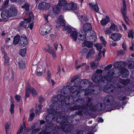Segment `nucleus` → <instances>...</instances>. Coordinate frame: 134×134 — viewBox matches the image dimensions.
Wrapping results in <instances>:
<instances>
[{
	"label": "nucleus",
	"mask_w": 134,
	"mask_h": 134,
	"mask_svg": "<svg viewBox=\"0 0 134 134\" xmlns=\"http://www.w3.org/2000/svg\"><path fill=\"white\" fill-rule=\"evenodd\" d=\"M87 52V49L86 48H84L83 49L81 50L80 53H82V54L84 53H86Z\"/></svg>",
	"instance_id": "4d7b16f0"
},
{
	"label": "nucleus",
	"mask_w": 134,
	"mask_h": 134,
	"mask_svg": "<svg viewBox=\"0 0 134 134\" xmlns=\"http://www.w3.org/2000/svg\"><path fill=\"white\" fill-rule=\"evenodd\" d=\"M20 40V38L19 36L18 35H16L14 38L13 42V44L15 45H16L19 43Z\"/></svg>",
	"instance_id": "5701e85b"
},
{
	"label": "nucleus",
	"mask_w": 134,
	"mask_h": 134,
	"mask_svg": "<svg viewBox=\"0 0 134 134\" xmlns=\"http://www.w3.org/2000/svg\"><path fill=\"white\" fill-rule=\"evenodd\" d=\"M110 29L112 31H118L119 29L117 26L114 24H112L110 27Z\"/></svg>",
	"instance_id": "cd10ccee"
},
{
	"label": "nucleus",
	"mask_w": 134,
	"mask_h": 134,
	"mask_svg": "<svg viewBox=\"0 0 134 134\" xmlns=\"http://www.w3.org/2000/svg\"><path fill=\"white\" fill-rule=\"evenodd\" d=\"M113 96H107L105 98L104 102L105 104L109 105L110 102L113 101Z\"/></svg>",
	"instance_id": "4468645a"
},
{
	"label": "nucleus",
	"mask_w": 134,
	"mask_h": 134,
	"mask_svg": "<svg viewBox=\"0 0 134 134\" xmlns=\"http://www.w3.org/2000/svg\"><path fill=\"white\" fill-rule=\"evenodd\" d=\"M128 68L132 69L134 68V61L131 60L128 62Z\"/></svg>",
	"instance_id": "58836bf2"
},
{
	"label": "nucleus",
	"mask_w": 134,
	"mask_h": 134,
	"mask_svg": "<svg viewBox=\"0 0 134 134\" xmlns=\"http://www.w3.org/2000/svg\"><path fill=\"white\" fill-rule=\"evenodd\" d=\"M92 25L91 24L85 23L82 26V29L86 33L88 32L90 34V35L92 37L93 40L92 41H95L97 39L96 36L95 32L92 29Z\"/></svg>",
	"instance_id": "7ed1b4c3"
},
{
	"label": "nucleus",
	"mask_w": 134,
	"mask_h": 134,
	"mask_svg": "<svg viewBox=\"0 0 134 134\" xmlns=\"http://www.w3.org/2000/svg\"><path fill=\"white\" fill-rule=\"evenodd\" d=\"M60 8L58 5H56L53 7V12L55 14H58L60 12Z\"/></svg>",
	"instance_id": "7c9ffc66"
},
{
	"label": "nucleus",
	"mask_w": 134,
	"mask_h": 134,
	"mask_svg": "<svg viewBox=\"0 0 134 134\" xmlns=\"http://www.w3.org/2000/svg\"><path fill=\"white\" fill-rule=\"evenodd\" d=\"M126 64L123 62H117L114 63V66L115 68L123 67L125 66Z\"/></svg>",
	"instance_id": "2eb2a0df"
},
{
	"label": "nucleus",
	"mask_w": 134,
	"mask_h": 134,
	"mask_svg": "<svg viewBox=\"0 0 134 134\" xmlns=\"http://www.w3.org/2000/svg\"><path fill=\"white\" fill-rule=\"evenodd\" d=\"M28 43L27 38L26 36L23 35L21 36L19 41V44L22 46L24 47Z\"/></svg>",
	"instance_id": "9d476101"
},
{
	"label": "nucleus",
	"mask_w": 134,
	"mask_h": 134,
	"mask_svg": "<svg viewBox=\"0 0 134 134\" xmlns=\"http://www.w3.org/2000/svg\"><path fill=\"white\" fill-rule=\"evenodd\" d=\"M95 52V50L93 48H92L89 50L86 56L87 59H88L92 55L94 54Z\"/></svg>",
	"instance_id": "b1692460"
},
{
	"label": "nucleus",
	"mask_w": 134,
	"mask_h": 134,
	"mask_svg": "<svg viewBox=\"0 0 134 134\" xmlns=\"http://www.w3.org/2000/svg\"><path fill=\"white\" fill-rule=\"evenodd\" d=\"M26 51V50L25 48L20 49L19 51V54L21 56H23L25 55Z\"/></svg>",
	"instance_id": "c03bdc74"
},
{
	"label": "nucleus",
	"mask_w": 134,
	"mask_h": 134,
	"mask_svg": "<svg viewBox=\"0 0 134 134\" xmlns=\"http://www.w3.org/2000/svg\"><path fill=\"white\" fill-rule=\"evenodd\" d=\"M71 3L66 4L63 8V10H71V8H72L71 7Z\"/></svg>",
	"instance_id": "c85d7f7f"
},
{
	"label": "nucleus",
	"mask_w": 134,
	"mask_h": 134,
	"mask_svg": "<svg viewBox=\"0 0 134 134\" xmlns=\"http://www.w3.org/2000/svg\"><path fill=\"white\" fill-rule=\"evenodd\" d=\"M29 88L30 92H31L33 96H35L37 94V91L34 89L30 87Z\"/></svg>",
	"instance_id": "49530a36"
},
{
	"label": "nucleus",
	"mask_w": 134,
	"mask_h": 134,
	"mask_svg": "<svg viewBox=\"0 0 134 134\" xmlns=\"http://www.w3.org/2000/svg\"><path fill=\"white\" fill-rule=\"evenodd\" d=\"M125 53V52L122 50H120L118 52V54H119L122 55Z\"/></svg>",
	"instance_id": "338daca9"
},
{
	"label": "nucleus",
	"mask_w": 134,
	"mask_h": 134,
	"mask_svg": "<svg viewBox=\"0 0 134 134\" xmlns=\"http://www.w3.org/2000/svg\"><path fill=\"white\" fill-rule=\"evenodd\" d=\"M93 43L88 41H85L82 44L83 46H86L90 48L93 47Z\"/></svg>",
	"instance_id": "aec40b11"
},
{
	"label": "nucleus",
	"mask_w": 134,
	"mask_h": 134,
	"mask_svg": "<svg viewBox=\"0 0 134 134\" xmlns=\"http://www.w3.org/2000/svg\"><path fill=\"white\" fill-rule=\"evenodd\" d=\"M92 100V99L90 98H88L87 99V101L88 102V103L86 105V106H85L84 107L83 106L82 107H80V106H78V108H77L76 109H86V108H87L88 107H91V103H90Z\"/></svg>",
	"instance_id": "6ab92c4d"
},
{
	"label": "nucleus",
	"mask_w": 134,
	"mask_h": 134,
	"mask_svg": "<svg viewBox=\"0 0 134 134\" xmlns=\"http://www.w3.org/2000/svg\"><path fill=\"white\" fill-rule=\"evenodd\" d=\"M53 128H51V127H47L46 126V131L42 130L39 134H50L51 132L52 131Z\"/></svg>",
	"instance_id": "dca6fc26"
},
{
	"label": "nucleus",
	"mask_w": 134,
	"mask_h": 134,
	"mask_svg": "<svg viewBox=\"0 0 134 134\" xmlns=\"http://www.w3.org/2000/svg\"><path fill=\"white\" fill-rule=\"evenodd\" d=\"M122 37L121 34L118 33H113L111 35V37L114 41H118L120 40Z\"/></svg>",
	"instance_id": "9b49d317"
},
{
	"label": "nucleus",
	"mask_w": 134,
	"mask_h": 134,
	"mask_svg": "<svg viewBox=\"0 0 134 134\" xmlns=\"http://www.w3.org/2000/svg\"><path fill=\"white\" fill-rule=\"evenodd\" d=\"M65 22L63 17L62 15L59 16L57 21L58 25L62 27L64 30L68 32H70L71 31V29L68 26L65 25Z\"/></svg>",
	"instance_id": "20e7f679"
},
{
	"label": "nucleus",
	"mask_w": 134,
	"mask_h": 134,
	"mask_svg": "<svg viewBox=\"0 0 134 134\" xmlns=\"http://www.w3.org/2000/svg\"><path fill=\"white\" fill-rule=\"evenodd\" d=\"M78 85H78L74 86L72 87H71L70 86H68L63 88L61 90V92L62 95H61L60 94H58L57 96V99L58 100L59 102L63 101L64 102L65 100H66L65 99H67V97L65 96L64 95V94L65 95H66V94L68 93L67 92L65 93V91L66 90H68V91L69 92V93L70 92L72 93L74 92L77 91L78 89H80V85Z\"/></svg>",
	"instance_id": "f03ea898"
},
{
	"label": "nucleus",
	"mask_w": 134,
	"mask_h": 134,
	"mask_svg": "<svg viewBox=\"0 0 134 134\" xmlns=\"http://www.w3.org/2000/svg\"><path fill=\"white\" fill-rule=\"evenodd\" d=\"M50 7V5L49 3L43 2L40 3L38 6V8L40 10H47Z\"/></svg>",
	"instance_id": "423d86ee"
},
{
	"label": "nucleus",
	"mask_w": 134,
	"mask_h": 134,
	"mask_svg": "<svg viewBox=\"0 0 134 134\" xmlns=\"http://www.w3.org/2000/svg\"><path fill=\"white\" fill-rule=\"evenodd\" d=\"M28 21L27 20H24L20 22L18 25V30L19 31H20L22 30L24 28H27L29 27V25L28 24Z\"/></svg>",
	"instance_id": "0eeeda50"
},
{
	"label": "nucleus",
	"mask_w": 134,
	"mask_h": 134,
	"mask_svg": "<svg viewBox=\"0 0 134 134\" xmlns=\"http://www.w3.org/2000/svg\"><path fill=\"white\" fill-rule=\"evenodd\" d=\"M44 101V99L43 97H41L39 99V102L40 103L43 102Z\"/></svg>",
	"instance_id": "774afa93"
},
{
	"label": "nucleus",
	"mask_w": 134,
	"mask_h": 134,
	"mask_svg": "<svg viewBox=\"0 0 134 134\" xmlns=\"http://www.w3.org/2000/svg\"><path fill=\"white\" fill-rule=\"evenodd\" d=\"M128 37L129 38H133V33L132 30H130L128 32Z\"/></svg>",
	"instance_id": "603ef678"
},
{
	"label": "nucleus",
	"mask_w": 134,
	"mask_h": 134,
	"mask_svg": "<svg viewBox=\"0 0 134 134\" xmlns=\"http://www.w3.org/2000/svg\"><path fill=\"white\" fill-rule=\"evenodd\" d=\"M15 98L17 102H20V96L18 95H16L15 96Z\"/></svg>",
	"instance_id": "680f3d73"
},
{
	"label": "nucleus",
	"mask_w": 134,
	"mask_h": 134,
	"mask_svg": "<svg viewBox=\"0 0 134 134\" xmlns=\"http://www.w3.org/2000/svg\"><path fill=\"white\" fill-rule=\"evenodd\" d=\"M10 17H14L16 15L17 11L16 9L14 7L12 6L7 9Z\"/></svg>",
	"instance_id": "1a4fd4ad"
},
{
	"label": "nucleus",
	"mask_w": 134,
	"mask_h": 134,
	"mask_svg": "<svg viewBox=\"0 0 134 134\" xmlns=\"http://www.w3.org/2000/svg\"><path fill=\"white\" fill-rule=\"evenodd\" d=\"M112 66V65L110 64L105 67V70H107L110 69Z\"/></svg>",
	"instance_id": "0e129e2a"
},
{
	"label": "nucleus",
	"mask_w": 134,
	"mask_h": 134,
	"mask_svg": "<svg viewBox=\"0 0 134 134\" xmlns=\"http://www.w3.org/2000/svg\"><path fill=\"white\" fill-rule=\"evenodd\" d=\"M30 4L28 3H25L24 5L22 6V8L25 9L26 11H28L29 9Z\"/></svg>",
	"instance_id": "a19ab883"
},
{
	"label": "nucleus",
	"mask_w": 134,
	"mask_h": 134,
	"mask_svg": "<svg viewBox=\"0 0 134 134\" xmlns=\"http://www.w3.org/2000/svg\"><path fill=\"white\" fill-rule=\"evenodd\" d=\"M90 34L89 32H88L85 33V36L81 34H80L79 36L78 35V38L80 41H82L83 40H85V39L87 40H93L92 39V37H91V36L90 35Z\"/></svg>",
	"instance_id": "6e6552de"
},
{
	"label": "nucleus",
	"mask_w": 134,
	"mask_h": 134,
	"mask_svg": "<svg viewBox=\"0 0 134 134\" xmlns=\"http://www.w3.org/2000/svg\"><path fill=\"white\" fill-rule=\"evenodd\" d=\"M35 116V114L33 112H31L30 114L29 117L28 119V121H32Z\"/></svg>",
	"instance_id": "a18cd8bd"
},
{
	"label": "nucleus",
	"mask_w": 134,
	"mask_h": 134,
	"mask_svg": "<svg viewBox=\"0 0 134 134\" xmlns=\"http://www.w3.org/2000/svg\"><path fill=\"white\" fill-rule=\"evenodd\" d=\"M29 19H27L28 21V23H29L30 21L33 20H34V17L33 13L31 12H30L29 13Z\"/></svg>",
	"instance_id": "79ce46f5"
},
{
	"label": "nucleus",
	"mask_w": 134,
	"mask_h": 134,
	"mask_svg": "<svg viewBox=\"0 0 134 134\" xmlns=\"http://www.w3.org/2000/svg\"><path fill=\"white\" fill-rule=\"evenodd\" d=\"M26 97H28L29 96L30 93L31 92L30 91V88H29V86H28L26 87Z\"/></svg>",
	"instance_id": "37998d69"
},
{
	"label": "nucleus",
	"mask_w": 134,
	"mask_h": 134,
	"mask_svg": "<svg viewBox=\"0 0 134 134\" xmlns=\"http://www.w3.org/2000/svg\"><path fill=\"white\" fill-rule=\"evenodd\" d=\"M4 59V64L5 65H7L8 64V63L9 62V59L8 58H7Z\"/></svg>",
	"instance_id": "13d9d810"
},
{
	"label": "nucleus",
	"mask_w": 134,
	"mask_h": 134,
	"mask_svg": "<svg viewBox=\"0 0 134 134\" xmlns=\"http://www.w3.org/2000/svg\"><path fill=\"white\" fill-rule=\"evenodd\" d=\"M97 106H100V108H97V109L98 110H103L105 108V106L103 103H98L97 104Z\"/></svg>",
	"instance_id": "f704fd0d"
},
{
	"label": "nucleus",
	"mask_w": 134,
	"mask_h": 134,
	"mask_svg": "<svg viewBox=\"0 0 134 134\" xmlns=\"http://www.w3.org/2000/svg\"><path fill=\"white\" fill-rule=\"evenodd\" d=\"M78 77L77 75L73 77L71 80V82H73L74 81L76 80L77 79Z\"/></svg>",
	"instance_id": "69168bd1"
},
{
	"label": "nucleus",
	"mask_w": 134,
	"mask_h": 134,
	"mask_svg": "<svg viewBox=\"0 0 134 134\" xmlns=\"http://www.w3.org/2000/svg\"><path fill=\"white\" fill-rule=\"evenodd\" d=\"M100 40L102 41V42L103 44L104 45L106 43V42L105 41V40L104 38L103 37L101 36L100 37Z\"/></svg>",
	"instance_id": "052dcab7"
},
{
	"label": "nucleus",
	"mask_w": 134,
	"mask_h": 134,
	"mask_svg": "<svg viewBox=\"0 0 134 134\" xmlns=\"http://www.w3.org/2000/svg\"><path fill=\"white\" fill-rule=\"evenodd\" d=\"M119 81L121 83L124 85H127L130 82V80L128 79H120Z\"/></svg>",
	"instance_id": "a878e982"
},
{
	"label": "nucleus",
	"mask_w": 134,
	"mask_h": 134,
	"mask_svg": "<svg viewBox=\"0 0 134 134\" xmlns=\"http://www.w3.org/2000/svg\"><path fill=\"white\" fill-rule=\"evenodd\" d=\"M23 128L21 126L19 129L18 131L16 134H20L23 131Z\"/></svg>",
	"instance_id": "bf43d9fd"
},
{
	"label": "nucleus",
	"mask_w": 134,
	"mask_h": 134,
	"mask_svg": "<svg viewBox=\"0 0 134 134\" xmlns=\"http://www.w3.org/2000/svg\"><path fill=\"white\" fill-rule=\"evenodd\" d=\"M9 0H6L4 2L1 8V10L7 8L8 6V3Z\"/></svg>",
	"instance_id": "473e14b6"
},
{
	"label": "nucleus",
	"mask_w": 134,
	"mask_h": 134,
	"mask_svg": "<svg viewBox=\"0 0 134 134\" xmlns=\"http://www.w3.org/2000/svg\"><path fill=\"white\" fill-rule=\"evenodd\" d=\"M90 65L91 68L92 69H96L97 66H98V64L94 62L90 63Z\"/></svg>",
	"instance_id": "e433bc0d"
},
{
	"label": "nucleus",
	"mask_w": 134,
	"mask_h": 134,
	"mask_svg": "<svg viewBox=\"0 0 134 134\" xmlns=\"http://www.w3.org/2000/svg\"><path fill=\"white\" fill-rule=\"evenodd\" d=\"M44 28L45 30L47 32V34L51 32L52 28L50 25L47 24H46Z\"/></svg>",
	"instance_id": "2f4dec72"
},
{
	"label": "nucleus",
	"mask_w": 134,
	"mask_h": 134,
	"mask_svg": "<svg viewBox=\"0 0 134 134\" xmlns=\"http://www.w3.org/2000/svg\"><path fill=\"white\" fill-rule=\"evenodd\" d=\"M110 21L109 18L106 17L105 18L102 19L100 21V23L102 26L107 24Z\"/></svg>",
	"instance_id": "393cba45"
},
{
	"label": "nucleus",
	"mask_w": 134,
	"mask_h": 134,
	"mask_svg": "<svg viewBox=\"0 0 134 134\" xmlns=\"http://www.w3.org/2000/svg\"><path fill=\"white\" fill-rule=\"evenodd\" d=\"M51 73L49 70L47 72V80L48 82H50L51 79Z\"/></svg>",
	"instance_id": "de8ad7c7"
},
{
	"label": "nucleus",
	"mask_w": 134,
	"mask_h": 134,
	"mask_svg": "<svg viewBox=\"0 0 134 134\" xmlns=\"http://www.w3.org/2000/svg\"><path fill=\"white\" fill-rule=\"evenodd\" d=\"M89 4L92 10H95L96 12L98 11L99 10V8L97 5L96 4L94 5L91 3H90Z\"/></svg>",
	"instance_id": "4be33fe9"
},
{
	"label": "nucleus",
	"mask_w": 134,
	"mask_h": 134,
	"mask_svg": "<svg viewBox=\"0 0 134 134\" xmlns=\"http://www.w3.org/2000/svg\"><path fill=\"white\" fill-rule=\"evenodd\" d=\"M91 90L90 89L86 90L85 91L86 93H85V95H89L91 93Z\"/></svg>",
	"instance_id": "e2e57ef3"
},
{
	"label": "nucleus",
	"mask_w": 134,
	"mask_h": 134,
	"mask_svg": "<svg viewBox=\"0 0 134 134\" xmlns=\"http://www.w3.org/2000/svg\"><path fill=\"white\" fill-rule=\"evenodd\" d=\"M1 17L3 19H8L10 18L7 10H3L1 13Z\"/></svg>",
	"instance_id": "ddd939ff"
},
{
	"label": "nucleus",
	"mask_w": 134,
	"mask_h": 134,
	"mask_svg": "<svg viewBox=\"0 0 134 134\" xmlns=\"http://www.w3.org/2000/svg\"><path fill=\"white\" fill-rule=\"evenodd\" d=\"M104 31L105 34L106 35H109L111 33V30L108 28L104 29Z\"/></svg>",
	"instance_id": "09e8293b"
},
{
	"label": "nucleus",
	"mask_w": 134,
	"mask_h": 134,
	"mask_svg": "<svg viewBox=\"0 0 134 134\" xmlns=\"http://www.w3.org/2000/svg\"><path fill=\"white\" fill-rule=\"evenodd\" d=\"M67 3V2L65 0H60L59 1L58 5L64 7Z\"/></svg>",
	"instance_id": "72a5a7b5"
},
{
	"label": "nucleus",
	"mask_w": 134,
	"mask_h": 134,
	"mask_svg": "<svg viewBox=\"0 0 134 134\" xmlns=\"http://www.w3.org/2000/svg\"><path fill=\"white\" fill-rule=\"evenodd\" d=\"M105 52V49H103L102 51H100L99 52L98 55L97 56L96 58V60H100L102 57V53L103 54V56L104 57Z\"/></svg>",
	"instance_id": "412c9836"
},
{
	"label": "nucleus",
	"mask_w": 134,
	"mask_h": 134,
	"mask_svg": "<svg viewBox=\"0 0 134 134\" xmlns=\"http://www.w3.org/2000/svg\"><path fill=\"white\" fill-rule=\"evenodd\" d=\"M18 67L21 69H24L25 67V64L24 61L21 59H20L18 62Z\"/></svg>",
	"instance_id": "a211bd4d"
},
{
	"label": "nucleus",
	"mask_w": 134,
	"mask_h": 134,
	"mask_svg": "<svg viewBox=\"0 0 134 134\" xmlns=\"http://www.w3.org/2000/svg\"><path fill=\"white\" fill-rule=\"evenodd\" d=\"M105 88L106 89H107V90H108V91H106V90H105V89H104V91L106 92H107L108 91H109V92L110 91H112L113 89L114 88V87L113 85H109L108 88H106L105 87Z\"/></svg>",
	"instance_id": "c9c22d12"
},
{
	"label": "nucleus",
	"mask_w": 134,
	"mask_h": 134,
	"mask_svg": "<svg viewBox=\"0 0 134 134\" xmlns=\"http://www.w3.org/2000/svg\"><path fill=\"white\" fill-rule=\"evenodd\" d=\"M40 34L42 35L47 34V32L45 30L44 28H41L39 30Z\"/></svg>",
	"instance_id": "4c0bfd02"
},
{
	"label": "nucleus",
	"mask_w": 134,
	"mask_h": 134,
	"mask_svg": "<svg viewBox=\"0 0 134 134\" xmlns=\"http://www.w3.org/2000/svg\"><path fill=\"white\" fill-rule=\"evenodd\" d=\"M58 103V101L55 102L52 104L51 106V108L52 111L53 110L54 111V112H53V113L55 112V113L56 114V112H57L55 111L59 109V108L61 106L60 105H58V104H57Z\"/></svg>",
	"instance_id": "f8f14e48"
},
{
	"label": "nucleus",
	"mask_w": 134,
	"mask_h": 134,
	"mask_svg": "<svg viewBox=\"0 0 134 134\" xmlns=\"http://www.w3.org/2000/svg\"><path fill=\"white\" fill-rule=\"evenodd\" d=\"M102 70L100 69H98L96 71L95 74L93 75L92 79L94 82L96 83H99L102 81H105L104 78L101 77V74ZM114 73L113 71H111L108 72L106 76L104 77V79L109 81H111L112 80L114 77Z\"/></svg>",
	"instance_id": "f257e3e1"
},
{
	"label": "nucleus",
	"mask_w": 134,
	"mask_h": 134,
	"mask_svg": "<svg viewBox=\"0 0 134 134\" xmlns=\"http://www.w3.org/2000/svg\"><path fill=\"white\" fill-rule=\"evenodd\" d=\"M32 133H35L39 131L40 130V129L38 128L35 129H34L33 128H32Z\"/></svg>",
	"instance_id": "6e6d98bb"
},
{
	"label": "nucleus",
	"mask_w": 134,
	"mask_h": 134,
	"mask_svg": "<svg viewBox=\"0 0 134 134\" xmlns=\"http://www.w3.org/2000/svg\"><path fill=\"white\" fill-rule=\"evenodd\" d=\"M10 124L9 122L6 123L5 125V129L7 134H8L9 133V131L10 129Z\"/></svg>",
	"instance_id": "c756f323"
},
{
	"label": "nucleus",
	"mask_w": 134,
	"mask_h": 134,
	"mask_svg": "<svg viewBox=\"0 0 134 134\" xmlns=\"http://www.w3.org/2000/svg\"><path fill=\"white\" fill-rule=\"evenodd\" d=\"M47 51L51 53V54H52L54 53V51L52 48L49 45L48 46V48L47 49Z\"/></svg>",
	"instance_id": "5fc2aeb1"
},
{
	"label": "nucleus",
	"mask_w": 134,
	"mask_h": 134,
	"mask_svg": "<svg viewBox=\"0 0 134 134\" xmlns=\"http://www.w3.org/2000/svg\"><path fill=\"white\" fill-rule=\"evenodd\" d=\"M15 106V105L13 103H12L10 107V111L11 113L12 114H13L14 112V108Z\"/></svg>",
	"instance_id": "864d4df0"
},
{
	"label": "nucleus",
	"mask_w": 134,
	"mask_h": 134,
	"mask_svg": "<svg viewBox=\"0 0 134 134\" xmlns=\"http://www.w3.org/2000/svg\"><path fill=\"white\" fill-rule=\"evenodd\" d=\"M95 47L97 48L98 50L101 49L103 47L101 44L100 43H98L95 45Z\"/></svg>",
	"instance_id": "8fccbe9b"
},
{
	"label": "nucleus",
	"mask_w": 134,
	"mask_h": 134,
	"mask_svg": "<svg viewBox=\"0 0 134 134\" xmlns=\"http://www.w3.org/2000/svg\"><path fill=\"white\" fill-rule=\"evenodd\" d=\"M71 7L72 8H71V10H75L77 9V5L75 3L72 2L71 3Z\"/></svg>",
	"instance_id": "3c124183"
},
{
	"label": "nucleus",
	"mask_w": 134,
	"mask_h": 134,
	"mask_svg": "<svg viewBox=\"0 0 134 134\" xmlns=\"http://www.w3.org/2000/svg\"><path fill=\"white\" fill-rule=\"evenodd\" d=\"M123 7L121 8V11L124 16V19L125 21L128 20V19L126 16L127 12L126 5L125 0H122Z\"/></svg>",
	"instance_id": "39448f33"
},
{
	"label": "nucleus",
	"mask_w": 134,
	"mask_h": 134,
	"mask_svg": "<svg viewBox=\"0 0 134 134\" xmlns=\"http://www.w3.org/2000/svg\"><path fill=\"white\" fill-rule=\"evenodd\" d=\"M122 71L120 72V73L122 74L123 77H127L129 74V72L128 70L124 68H122Z\"/></svg>",
	"instance_id": "f3484780"
},
{
	"label": "nucleus",
	"mask_w": 134,
	"mask_h": 134,
	"mask_svg": "<svg viewBox=\"0 0 134 134\" xmlns=\"http://www.w3.org/2000/svg\"><path fill=\"white\" fill-rule=\"evenodd\" d=\"M77 33L76 31H72L71 32V36L73 40L76 41L77 40Z\"/></svg>",
	"instance_id": "bb28decb"
},
{
	"label": "nucleus",
	"mask_w": 134,
	"mask_h": 134,
	"mask_svg": "<svg viewBox=\"0 0 134 134\" xmlns=\"http://www.w3.org/2000/svg\"><path fill=\"white\" fill-rule=\"evenodd\" d=\"M80 20L82 22H86L88 20L86 16H83L81 15L79 16V18Z\"/></svg>",
	"instance_id": "ea45409f"
}]
</instances>
